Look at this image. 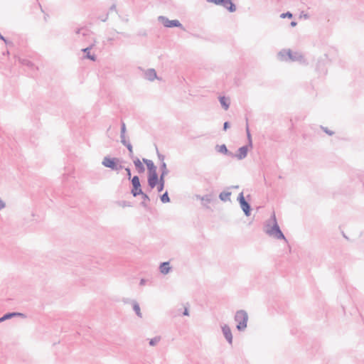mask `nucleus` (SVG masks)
<instances>
[{
    "instance_id": "f257e3e1",
    "label": "nucleus",
    "mask_w": 364,
    "mask_h": 364,
    "mask_svg": "<svg viewBox=\"0 0 364 364\" xmlns=\"http://www.w3.org/2000/svg\"><path fill=\"white\" fill-rule=\"evenodd\" d=\"M144 161L148 168V184L151 188H157L159 192H161L164 187V179L163 176L160 179L158 178L156 173V167L154 165L153 162L149 160L144 159Z\"/></svg>"
},
{
    "instance_id": "f03ea898",
    "label": "nucleus",
    "mask_w": 364,
    "mask_h": 364,
    "mask_svg": "<svg viewBox=\"0 0 364 364\" xmlns=\"http://www.w3.org/2000/svg\"><path fill=\"white\" fill-rule=\"evenodd\" d=\"M132 184L133 186L132 193L134 197L139 195H143L144 198H148V196L142 192L140 181L138 176H134L132 178Z\"/></svg>"
},
{
    "instance_id": "7ed1b4c3",
    "label": "nucleus",
    "mask_w": 364,
    "mask_h": 364,
    "mask_svg": "<svg viewBox=\"0 0 364 364\" xmlns=\"http://www.w3.org/2000/svg\"><path fill=\"white\" fill-rule=\"evenodd\" d=\"M235 320L237 322V329L242 330L246 328L247 321V315L246 312L243 311H237L235 315Z\"/></svg>"
},
{
    "instance_id": "20e7f679",
    "label": "nucleus",
    "mask_w": 364,
    "mask_h": 364,
    "mask_svg": "<svg viewBox=\"0 0 364 364\" xmlns=\"http://www.w3.org/2000/svg\"><path fill=\"white\" fill-rule=\"evenodd\" d=\"M159 20L164 26L167 28L181 26V24L178 20H168L164 16H159Z\"/></svg>"
},
{
    "instance_id": "39448f33",
    "label": "nucleus",
    "mask_w": 364,
    "mask_h": 364,
    "mask_svg": "<svg viewBox=\"0 0 364 364\" xmlns=\"http://www.w3.org/2000/svg\"><path fill=\"white\" fill-rule=\"evenodd\" d=\"M238 199H239V201H240V206H241L242 210L245 212L246 215H250V208L249 204L245 201L242 193H241L240 194Z\"/></svg>"
},
{
    "instance_id": "423d86ee",
    "label": "nucleus",
    "mask_w": 364,
    "mask_h": 364,
    "mask_svg": "<svg viewBox=\"0 0 364 364\" xmlns=\"http://www.w3.org/2000/svg\"><path fill=\"white\" fill-rule=\"evenodd\" d=\"M218 5L223 6L230 12H233L236 10L235 6L232 3L230 0H219Z\"/></svg>"
},
{
    "instance_id": "0eeeda50",
    "label": "nucleus",
    "mask_w": 364,
    "mask_h": 364,
    "mask_svg": "<svg viewBox=\"0 0 364 364\" xmlns=\"http://www.w3.org/2000/svg\"><path fill=\"white\" fill-rule=\"evenodd\" d=\"M102 164L106 167L115 169L117 168V159L105 157L102 161Z\"/></svg>"
},
{
    "instance_id": "6e6552de",
    "label": "nucleus",
    "mask_w": 364,
    "mask_h": 364,
    "mask_svg": "<svg viewBox=\"0 0 364 364\" xmlns=\"http://www.w3.org/2000/svg\"><path fill=\"white\" fill-rule=\"evenodd\" d=\"M223 334H224L225 337L228 341V342L230 343H232V333H231L230 328L228 326H224L223 327Z\"/></svg>"
},
{
    "instance_id": "1a4fd4ad",
    "label": "nucleus",
    "mask_w": 364,
    "mask_h": 364,
    "mask_svg": "<svg viewBox=\"0 0 364 364\" xmlns=\"http://www.w3.org/2000/svg\"><path fill=\"white\" fill-rule=\"evenodd\" d=\"M247 147L242 146V147L239 149L238 153L236 154V157L238 159H244L247 156Z\"/></svg>"
},
{
    "instance_id": "9d476101",
    "label": "nucleus",
    "mask_w": 364,
    "mask_h": 364,
    "mask_svg": "<svg viewBox=\"0 0 364 364\" xmlns=\"http://www.w3.org/2000/svg\"><path fill=\"white\" fill-rule=\"evenodd\" d=\"M134 165L136 168V170L139 173H143L144 171V167L142 162L139 159H136L134 161Z\"/></svg>"
},
{
    "instance_id": "9b49d317",
    "label": "nucleus",
    "mask_w": 364,
    "mask_h": 364,
    "mask_svg": "<svg viewBox=\"0 0 364 364\" xmlns=\"http://www.w3.org/2000/svg\"><path fill=\"white\" fill-rule=\"evenodd\" d=\"M170 267L168 262H164L160 266V271L162 274H167L169 272Z\"/></svg>"
},
{
    "instance_id": "f8f14e48",
    "label": "nucleus",
    "mask_w": 364,
    "mask_h": 364,
    "mask_svg": "<svg viewBox=\"0 0 364 364\" xmlns=\"http://www.w3.org/2000/svg\"><path fill=\"white\" fill-rule=\"evenodd\" d=\"M230 192L225 191L220 194V198L223 201H228L230 199Z\"/></svg>"
},
{
    "instance_id": "ddd939ff",
    "label": "nucleus",
    "mask_w": 364,
    "mask_h": 364,
    "mask_svg": "<svg viewBox=\"0 0 364 364\" xmlns=\"http://www.w3.org/2000/svg\"><path fill=\"white\" fill-rule=\"evenodd\" d=\"M220 102L225 109H228L229 103L228 99H226L225 97H221L220 98Z\"/></svg>"
},
{
    "instance_id": "4468645a",
    "label": "nucleus",
    "mask_w": 364,
    "mask_h": 364,
    "mask_svg": "<svg viewBox=\"0 0 364 364\" xmlns=\"http://www.w3.org/2000/svg\"><path fill=\"white\" fill-rule=\"evenodd\" d=\"M274 230L275 231V236L278 238H284V235L282 232L279 230L278 227H275L274 228Z\"/></svg>"
},
{
    "instance_id": "2eb2a0df",
    "label": "nucleus",
    "mask_w": 364,
    "mask_h": 364,
    "mask_svg": "<svg viewBox=\"0 0 364 364\" xmlns=\"http://www.w3.org/2000/svg\"><path fill=\"white\" fill-rule=\"evenodd\" d=\"M161 200L163 203H168L169 202L170 199H169V197L168 196V193L166 192L164 193L162 196L161 197Z\"/></svg>"
},
{
    "instance_id": "dca6fc26",
    "label": "nucleus",
    "mask_w": 364,
    "mask_h": 364,
    "mask_svg": "<svg viewBox=\"0 0 364 364\" xmlns=\"http://www.w3.org/2000/svg\"><path fill=\"white\" fill-rule=\"evenodd\" d=\"M218 150L219 152H221V153H224V154H227L228 153V149H227V147L225 144H223V145H220L218 146Z\"/></svg>"
},
{
    "instance_id": "f3484780",
    "label": "nucleus",
    "mask_w": 364,
    "mask_h": 364,
    "mask_svg": "<svg viewBox=\"0 0 364 364\" xmlns=\"http://www.w3.org/2000/svg\"><path fill=\"white\" fill-rule=\"evenodd\" d=\"M88 50H89V48L83 49L84 52H87V58L90 59V60H95V56L94 55H90V53L88 52Z\"/></svg>"
},
{
    "instance_id": "a211bd4d",
    "label": "nucleus",
    "mask_w": 364,
    "mask_h": 364,
    "mask_svg": "<svg viewBox=\"0 0 364 364\" xmlns=\"http://www.w3.org/2000/svg\"><path fill=\"white\" fill-rule=\"evenodd\" d=\"M16 315V314H9L4 316L2 318H0V321H4L5 319L9 318L13 316Z\"/></svg>"
},
{
    "instance_id": "6ab92c4d",
    "label": "nucleus",
    "mask_w": 364,
    "mask_h": 364,
    "mask_svg": "<svg viewBox=\"0 0 364 364\" xmlns=\"http://www.w3.org/2000/svg\"><path fill=\"white\" fill-rule=\"evenodd\" d=\"M160 340V338L159 337H156V338H154V339H151L150 341V345L151 346H154L156 343H157Z\"/></svg>"
},
{
    "instance_id": "aec40b11",
    "label": "nucleus",
    "mask_w": 364,
    "mask_h": 364,
    "mask_svg": "<svg viewBox=\"0 0 364 364\" xmlns=\"http://www.w3.org/2000/svg\"><path fill=\"white\" fill-rule=\"evenodd\" d=\"M281 17L282 18H285V17H288V18H291L292 17V14L289 12H287L286 14H282L281 15Z\"/></svg>"
},
{
    "instance_id": "412c9836",
    "label": "nucleus",
    "mask_w": 364,
    "mask_h": 364,
    "mask_svg": "<svg viewBox=\"0 0 364 364\" xmlns=\"http://www.w3.org/2000/svg\"><path fill=\"white\" fill-rule=\"evenodd\" d=\"M134 310L136 312V314L140 316V309H139V306L138 305H135L134 306Z\"/></svg>"
},
{
    "instance_id": "4be33fe9",
    "label": "nucleus",
    "mask_w": 364,
    "mask_h": 364,
    "mask_svg": "<svg viewBox=\"0 0 364 364\" xmlns=\"http://www.w3.org/2000/svg\"><path fill=\"white\" fill-rule=\"evenodd\" d=\"M207 1L213 3L215 4H218L219 0H207Z\"/></svg>"
},
{
    "instance_id": "5701e85b",
    "label": "nucleus",
    "mask_w": 364,
    "mask_h": 364,
    "mask_svg": "<svg viewBox=\"0 0 364 364\" xmlns=\"http://www.w3.org/2000/svg\"><path fill=\"white\" fill-rule=\"evenodd\" d=\"M126 171L127 173V176H128V178H131V171H130V169L129 168H126Z\"/></svg>"
},
{
    "instance_id": "b1692460",
    "label": "nucleus",
    "mask_w": 364,
    "mask_h": 364,
    "mask_svg": "<svg viewBox=\"0 0 364 364\" xmlns=\"http://www.w3.org/2000/svg\"><path fill=\"white\" fill-rule=\"evenodd\" d=\"M5 206V204L3 202V200L0 198V209H2L3 208H4Z\"/></svg>"
},
{
    "instance_id": "393cba45",
    "label": "nucleus",
    "mask_w": 364,
    "mask_h": 364,
    "mask_svg": "<svg viewBox=\"0 0 364 364\" xmlns=\"http://www.w3.org/2000/svg\"><path fill=\"white\" fill-rule=\"evenodd\" d=\"M183 315L184 316H188V312L187 308H185L184 312H183Z\"/></svg>"
},
{
    "instance_id": "a878e982",
    "label": "nucleus",
    "mask_w": 364,
    "mask_h": 364,
    "mask_svg": "<svg viewBox=\"0 0 364 364\" xmlns=\"http://www.w3.org/2000/svg\"><path fill=\"white\" fill-rule=\"evenodd\" d=\"M228 128V122H225L224 124V129H227Z\"/></svg>"
},
{
    "instance_id": "bb28decb",
    "label": "nucleus",
    "mask_w": 364,
    "mask_h": 364,
    "mask_svg": "<svg viewBox=\"0 0 364 364\" xmlns=\"http://www.w3.org/2000/svg\"><path fill=\"white\" fill-rule=\"evenodd\" d=\"M127 147H128V149H129V151H131V152H132V146H131V145H128V146H127Z\"/></svg>"
},
{
    "instance_id": "cd10ccee",
    "label": "nucleus",
    "mask_w": 364,
    "mask_h": 364,
    "mask_svg": "<svg viewBox=\"0 0 364 364\" xmlns=\"http://www.w3.org/2000/svg\"><path fill=\"white\" fill-rule=\"evenodd\" d=\"M291 26H296V22H291Z\"/></svg>"
},
{
    "instance_id": "c85d7f7f",
    "label": "nucleus",
    "mask_w": 364,
    "mask_h": 364,
    "mask_svg": "<svg viewBox=\"0 0 364 364\" xmlns=\"http://www.w3.org/2000/svg\"><path fill=\"white\" fill-rule=\"evenodd\" d=\"M124 129H125V127H124V126H123V127H122V133L124 132Z\"/></svg>"
}]
</instances>
